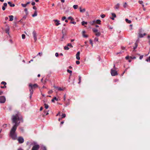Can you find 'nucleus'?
I'll list each match as a JSON object with an SVG mask.
<instances>
[{"label": "nucleus", "instance_id": "obj_57", "mask_svg": "<svg viewBox=\"0 0 150 150\" xmlns=\"http://www.w3.org/2000/svg\"><path fill=\"white\" fill-rule=\"evenodd\" d=\"M43 150H47L46 148L45 147H43Z\"/></svg>", "mask_w": 150, "mask_h": 150}, {"label": "nucleus", "instance_id": "obj_27", "mask_svg": "<svg viewBox=\"0 0 150 150\" xmlns=\"http://www.w3.org/2000/svg\"><path fill=\"white\" fill-rule=\"evenodd\" d=\"M73 7L74 9H76L77 8L78 6L77 5H75L73 6Z\"/></svg>", "mask_w": 150, "mask_h": 150}, {"label": "nucleus", "instance_id": "obj_52", "mask_svg": "<svg viewBox=\"0 0 150 150\" xmlns=\"http://www.w3.org/2000/svg\"><path fill=\"white\" fill-rule=\"evenodd\" d=\"M63 98H64V101H65V100H66V95H64V96Z\"/></svg>", "mask_w": 150, "mask_h": 150}, {"label": "nucleus", "instance_id": "obj_41", "mask_svg": "<svg viewBox=\"0 0 150 150\" xmlns=\"http://www.w3.org/2000/svg\"><path fill=\"white\" fill-rule=\"evenodd\" d=\"M98 39L97 38H95L94 39V41H98Z\"/></svg>", "mask_w": 150, "mask_h": 150}, {"label": "nucleus", "instance_id": "obj_43", "mask_svg": "<svg viewBox=\"0 0 150 150\" xmlns=\"http://www.w3.org/2000/svg\"><path fill=\"white\" fill-rule=\"evenodd\" d=\"M67 71L68 72L70 73V74H71L72 73V71H71V70H69V69H67Z\"/></svg>", "mask_w": 150, "mask_h": 150}, {"label": "nucleus", "instance_id": "obj_14", "mask_svg": "<svg viewBox=\"0 0 150 150\" xmlns=\"http://www.w3.org/2000/svg\"><path fill=\"white\" fill-rule=\"evenodd\" d=\"M85 33V31H82V35L85 38H87L88 37V35H85L84 33Z\"/></svg>", "mask_w": 150, "mask_h": 150}, {"label": "nucleus", "instance_id": "obj_34", "mask_svg": "<svg viewBox=\"0 0 150 150\" xmlns=\"http://www.w3.org/2000/svg\"><path fill=\"white\" fill-rule=\"evenodd\" d=\"M21 5L23 7H25L27 6V5L26 4H21Z\"/></svg>", "mask_w": 150, "mask_h": 150}, {"label": "nucleus", "instance_id": "obj_35", "mask_svg": "<svg viewBox=\"0 0 150 150\" xmlns=\"http://www.w3.org/2000/svg\"><path fill=\"white\" fill-rule=\"evenodd\" d=\"M22 37L23 39H24L25 38V35L24 34H23L22 35Z\"/></svg>", "mask_w": 150, "mask_h": 150}, {"label": "nucleus", "instance_id": "obj_42", "mask_svg": "<svg viewBox=\"0 0 150 150\" xmlns=\"http://www.w3.org/2000/svg\"><path fill=\"white\" fill-rule=\"evenodd\" d=\"M96 21H93L92 22H91V24L92 25H93L95 23Z\"/></svg>", "mask_w": 150, "mask_h": 150}, {"label": "nucleus", "instance_id": "obj_2", "mask_svg": "<svg viewBox=\"0 0 150 150\" xmlns=\"http://www.w3.org/2000/svg\"><path fill=\"white\" fill-rule=\"evenodd\" d=\"M29 91L30 90L32 92H33V89H34L38 87V85L37 84H32L30 83L29 85Z\"/></svg>", "mask_w": 150, "mask_h": 150}, {"label": "nucleus", "instance_id": "obj_21", "mask_svg": "<svg viewBox=\"0 0 150 150\" xmlns=\"http://www.w3.org/2000/svg\"><path fill=\"white\" fill-rule=\"evenodd\" d=\"M138 46V44L137 42L135 43V46L134 47L133 49L134 50L136 49Z\"/></svg>", "mask_w": 150, "mask_h": 150}, {"label": "nucleus", "instance_id": "obj_25", "mask_svg": "<svg viewBox=\"0 0 150 150\" xmlns=\"http://www.w3.org/2000/svg\"><path fill=\"white\" fill-rule=\"evenodd\" d=\"M64 49L65 50H69V47H68V46H65L64 47Z\"/></svg>", "mask_w": 150, "mask_h": 150}, {"label": "nucleus", "instance_id": "obj_32", "mask_svg": "<svg viewBox=\"0 0 150 150\" xmlns=\"http://www.w3.org/2000/svg\"><path fill=\"white\" fill-rule=\"evenodd\" d=\"M68 19L69 20H70L71 21H72L74 20V19L71 17V16H69V17Z\"/></svg>", "mask_w": 150, "mask_h": 150}, {"label": "nucleus", "instance_id": "obj_7", "mask_svg": "<svg viewBox=\"0 0 150 150\" xmlns=\"http://www.w3.org/2000/svg\"><path fill=\"white\" fill-rule=\"evenodd\" d=\"M18 142L20 144L23 143L24 141L23 138L21 137H18Z\"/></svg>", "mask_w": 150, "mask_h": 150}, {"label": "nucleus", "instance_id": "obj_47", "mask_svg": "<svg viewBox=\"0 0 150 150\" xmlns=\"http://www.w3.org/2000/svg\"><path fill=\"white\" fill-rule=\"evenodd\" d=\"M54 88H55V89H57V90H58V88H59V87L56 86H54Z\"/></svg>", "mask_w": 150, "mask_h": 150}, {"label": "nucleus", "instance_id": "obj_30", "mask_svg": "<svg viewBox=\"0 0 150 150\" xmlns=\"http://www.w3.org/2000/svg\"><path fill=\"white\" fill-rule=\"evenodd\" d=\"M66 117V114L64 113L62 114V118H63L65 117Z\"/></svg>", "mask_w": 150, "mask_h": 150}, {"label": "nucleus", "instance_id": "obj_58", "mask_svg": "<svg viewBox=\"0 0 150 150\" xmlns=\"http://www.w3.org/2000/svg\"><path fill=\"white\" fill-rule=\"evenodd\" d=\"M33 8L34 9H35V10H36V9H37L36 7L35 6H33Z\"/></svg>", "mask_w": 150, "mask_h": 150}, {"label": "nucleus", "instance_id": "obj_33", "mask_svg": "<svg viewBox=\"0 0 150 150\" xmlns=\"http://www.w3.org/2000/svg\"><path fill=\"white\" fill-rule=\"evenodd\" d=\"M139 38H142L143 37V35L142 34L139 33Z\"/></svg>", "mask_w": 150, "mask_h": 150}, {"label": "nucleus", "instance_id": "obj_60", "mask_svg": "<svg viewBox=\"0 0 150 150\" xmlns=\"http://www.w3.org/2000/svg\"><path fill=\"white\" fill-rule=\"evenodd\" d=\"M121 49L122 50H125V47H122Z\"/></svg>", "mask_w": 150, "mask_h": 150}, {"label": "nucleus", "instance_id": "obj_53", "mask_svg": "<svg viewBox=\"0 0 150 150\" xmlns=\"http://www.w3.org/2000/svg\"><path fill=\"white\" fill-rule=\"evenodd\" d=\"M53 98L54 100H56L57 101H58V99L56 97H54Z\"/></svg>", "mask_w": 150, "mask_h": 150}, {"label": "nucleus", "instance_id": "obj_62", "mask_svg": "<svg viewBox=\"0 0 150 150\" xmlns=\"http://www.w3.org/2000/svg\"><path fill=\"white\" fill-rule=\"evenodd\" d=\"M3 93L2 91H0V95H1Z\"/></svg>", "mask_w": 150, "mask_h": 150}, {"label": "nucleus", "instance_id": "obj_23", "mask_svg": "<svg viewBox=\"0 0 150 150\" xmlns=\"http://www.w3.org/2000/svg\"><path fill=\"white\" fill-rule=\"evenodd\" d=\"M44 105L45 108L46 109H47L48 108L49 106H48V105H47V104H46V103H45L44 104Z\"/></svg>", "mask_w": 150, "mask_h": 150}, {"label": "nucleus", "instance_id": "obj_44", "mask_svg": "<svg viewBox=\"0 0 150 150\" xmlns=\"http://www.w3.org/2000/svg\"><path fill=\"white\" fill-rule=\"evenodd\" d=\"M6 86L5 85H4L3 86H1V88H6Z\"/></svg>", "mask_w": 150, "mask_h": 150}, {"label": "nucleus", "instance_id": "obj_22", "mask_svg": "<svg viewBox=\"0 0 150 150\" xmlns=\"http://www.w3.org/2000/svg\"><path fill=\"white\" fill-rule=\"evenodd\" d=\"M119 4H117L115 6V8L116 9H118L119 8Z\"/></svg>", "mask_w": 150, "mask_h": 150}, {"label": "nucleus", "instance_id": "obj_45", "mask_svg": "<svg viewBox=\"0 0 150 150\" xmlns=\"http://www.w3.org/2000/svg\"><path fill=\"white\" fill-rule=\"evenodd\" d=\"M101 17L102 18H104L105 17V15L104 14H102L101 15Z\"/></svg>", "mask_w": 150, "mask_h": 150}, {"label": "nucleus", "instance_id": "obj_26", "mask_svg": "<svg viewBox=\"0 0 150 150\" xmlns=\"http://www.w3.org/2000/svg\"><path fill=\"white\" fill-rule=\"evenodd\" d=\"M67 46H69V47H70L72 48L73 47V46L70 43H68L67 45Z\"/></svg>", "mask_w": 150, "mask_h": 150}, {"label": "nucleus", "instance_id": "obj_6", "mask_svg": "<svg viewBox=\"0 0 150 150\" xmlns=\"http://www.w3.org/2000/svg\"><path fill=\"white\" fill-rule=\"evenodd\" d=\"M6 101V98L4 96H0V103H4Z\"/></svg>", "mask_w": 150, "mask_h": 150}, {"label": "nucleus", "instance_id": "obj_5", "mask_svg": "<svg viewBox=\"0 0 150 150\" xmlns=\"http://www.w3.org/2000/svg\"><path fill=\"white\" fill-rule=\"evenodd\" d=\"M111 74L112 76H115L117 74V71L113 69H111Z\"/></svg>", "mask_w": 150, "mask_h": 150}, {"label": "nucleus", "instance_id": "obj_55", "mask_svg": "<svg viewBox=\"0 0 150 150\" xmlns=\"http://www.w3.org/2000/svg\"><path fill=\"white\" fill-rule=\"evenodd\" d=\"M143 55H141V56L140 57L139 59H142L143 58Z\"/></svg>", "mask_w": 150, "mask_h": 150}, {"label": "nucleus", "instance_id": "obj_10", "mask_svg": "<svg viewBox=\"0 0 150 150\" xmlns=\"http://www.w3.org/2000/svg\"><path fill=\"white\" fill-rule=\"evenodd\" d=\"M53 21L54 22L55 25L56 26H58L60 24V23H59L60 21H59L57 20H54Z\"/></svg>", "mask_w": 150, "mask_h": 150}, {"label": "nucleus", "instance_id": "obj_17", "mask_svg": "<svg viewBox=\"0 0 150 150\" xmlns=\"http://www.w3.org/2000/svg\"><path fill=\"white\" fill-rule=\"evenodd\" d=\"M37 15V13L36 11H34V13L32 15V16L33 17H34L36 16Z\"/></svg>", "mask_w": 150, "mask_h": 150}, {"label": "nucleus", "instance_id": "obj_20", "mask_svg": "<svg viewBox=\"0 0 150 150\" xmlns=\"http://www.w3.org/2000/svg\"><path fill=\"white\" fill-rule=\"evenodd\" d=\"M126 22L128 23H131V21L130 20H129L128 19L126 18L125 20Z\"/></svg>", "mask_w": 150, "mask_h": 150}, {"label": "nucleus", "instance_id": "obj_51", "mask_svg": "<svg viewBox=\"0 0 150 150\" xmlns=\"http://www.w3.org/2000/svg\"><path fill=\"white\" fill-rule=\"evenodd\" d=\"M66 18V17L64 16V17H62V21H64V20H65Z\"/></svg>", "mask_w": 150, "mask_h": 150}, {"label": "nucleus", "instance_id": "obj_59", "mask_svg": "<svg viewBox=\"0 0 150 150\" xmlns=\"http://www.w3.org/2000/svg\"><path fill=\"white\" fill-rule=\"evenodd\" d=\"M65 28H64V29H63L62 30V33H64V32L65 31Z\"/></svg>", "mask_w": 150, "mask_h": 150}, {"label": "nucleus", "instance_id": "obj_9", "mask_svg": "<svg viewBox=\"0 0 150 150\" xmlns=\"http://www.w3.org/2000/svg\"><path fill=\"white\" fill-rule=\"evenodd\" d=\"M80 52H78L76 54V59L78 60H79L80 59Z\"/></svg>", "mask_w": 150, "mask_h": 150}, {"label": "nucleus", "instance_id": "obj_37", "mask_svg": "<svg viewBox=\"0 0 150 150\" xmlns=\"http://www.w3.org/2000/svg\"><path fill=\"white\" fill-rule=\"evenodd\" d=\"M112 16L113 17L115 18V17H116V14L115 13H112Z\"/></svg>", "mask_w": 150, "mask_h": 150}, {"label": "nucleus", "instance_id": "obj_31", "mask_svg": "<svg viewBox=\"0 0 150 150\" xmlns=\"http://www.w3.org/2000/svg\"><path fill=\"white\" fill-rule=\"evenodd\" d=\"M42 54V52H39L38 54H37V56L39 55L40 57H41Z\"/></svg>", "mask_w": 150, "mask_h": 150}, {"label": "nucleus", "instance_id": "obj_36", "mask_svg": "<svg viewBox=\"0 0 150 150\" xmlns=\"http://www.w3.org/2000/svg\"><path fill=\"white\" fill-rule=\"evenodd\" d=\"M53 92V91L52 90H50L48 91V93L49 94H50L52 93Z\"/></svg>", "mask_w": 150, "mask_h": 150}, {"label": "nucleus", "instance_id": "obj_63", "mask_svg": "<svg viewBox=\"0 0 150 150\" xmlns=\"http://www.w3.org/2000/svg\"><path fill=\"white\" fill-rule=\"evenodd\" d=\"M7 125L6 124H4L3 125L4 127H6Z\"/></svg>", "mask_w": 150, "mask_h": 150}, {"label": "nucleus", "instance_id": "obj_46", "mask_svg": "<svg viewBox=\"0 0 150 150\" xmlns=\"http://www.w3.org/2000/svg\"><path fill=\"white\" fill-rule=\"evenodd\" d=\"M139 3L140 4H143V1H139Z\"/></svg>", "mask_w": 150, "mask_h": 150}, {"label": "nucleus", "instance_id": "obj_50", "mask_svg": "<svg viewBox=\"0 0 150 150\" xmlns=\"http://www.w3.org/2000/svg\"><path fill=\"white\" fill-rule=\"evenodd\" d=\"M80 62L79 61H76V63L77 64H80Z\"/></svg>", "mask_w": 150, "mask_h": 150}, {"label": "nucleus", "instance_id": "obj_48", "mask_svg": "<svg viewBox=\"0 0 150 150\" xmlns=\"http://www.w3.org/2000/svg\"><path fill=\"white\" fill-rule=\"evenodd\" d=\"M70 23L73 24H76V22L75 21H71Z\"/></svg>", "mask_w": 150, "mask_h": 150}, {"label": "nucleus", "instance_id": "obj_56", "mask_svg": "<svg viewBox=\"0 0 150 150\" xmlns=\"http://www.w3.org/2000/svg\"><path fill=\"white\" fill-rule=\"evenodd\" d=\"M31 4L33 6H34L35 4V3L34 2H32L31 3Z\"/></svg>", "mask_w": 150, "mask_h": 150}, {"label": "nucleus", "instance_id": "obj_24", "mask_svg": "<svg viewBox=\"0 0 150 150\" xmlns=\"http://www.w3.org/2000/svg\"><path fill=\"white\" fill-rule=\"evenodd\" d=\"M82 25H84L85 24L86 25L87 24V22H85L84 21H83L81 22Z\"/></svg>", "mask_w": 150, "mask_h": 150}, {"label": "nucleus", "instance_id": "obj_4", "mask_svg": "<svg viewBox=\"0 0 150 150\" xmlns=\"http://www.w3.org/2000/svg\"><path fill=\"white\" fill-rule=\"evenodd\" d=\"M33 35V37L34 38V40H35V42H36L37 40V33L34 30L33 31L32 33Z\"/></svg>", "mask_w": 150, "mask_h": 150}, {"label": "nucleus", "instance_id": "obj_38", "mask_svg": "<svg viewBox=\"0 0 150 150\" xmlns=\"http://www.w3.org/2000/svg\"><path fill=\"white\" fill-rule=\"evenodd\" d=\"M64 90V89L63 88H61V87H59V88H58V90L59 91H63Z\"/></svg>", "mask_w": 150, "mask_h": 150}, {"label": "nucleus", "instance_id": "obj_40", "mask_svg": "<svg viewBox=\"0 0 150 150\" xmlns=\"http://www.w3.org/2000/svg\"><path fill=\"white\" fill-rule=\"evenodd\" d=\"M89 41H90V44L92 46H93V43L91 39H90L89 40Z\"/></svg>", "mask_w": 150, "mask_h": 150}, {"label": "nucleus", "instance_id": "obj_39", "mask_svg": "<svg viewBox=\"0 0 150 150\" xmlns=\"http://www.w3.org/2000/svg\"><path fill=\"white\" fill-rule=\"evenodd\" d=\"M146 60L147 62H150V57H149L148 59H146Z\"/></svg>", "mask_w": 150, "mask_h": 150}, {"label": "nucleus", "instance_id": "obj_13", "mask_svg": "<svg viewBox=\"0 0 150 150\" xmlns=\"http://www.w3.org/2000/svg\"><path fill=\"white\" fill-rule=\"evenodd\" d=\"M8 4L11 7H14L15 6L14 4H12L11 2L9 1L8 2Z\"/></svg>", "mask_w": 150, "mask_h": 150}, {"label": "nucleus", "instance_id": "obj_54", "mask_svg": "<svg viewBox=\"0 0 150 150\" xmlns=\"http://www.w3.org/2000/svg\"><path fill=\"white\" fill-rule=\"evenodd\" d=\"M58 55H59V54H58V53L56 52V53H55V56L56 57H57L58 56Z\"/></svg>", "mask_w": 150, "mask_h": 150}, {"label": "nucleus", "instance_id": "obj_61", "mask_svg": "<svg viewBox=\"0 0 150 150\" xmlns=\"http://www.w3.org/2000/svg\"><path fill=\"white\" fill-rule=\"evenodd\" d=\"M129 56H126V57H125V58L126 59H129Z\"/></svg>", "mask_w": 150, "mask_h": 150}, {"label": "nucleus", "instance_id": "obj_19", "mask_svg": "<svg viewBox=\"0 0 150 150\" xmlns=\"http://www.w3.org/2000/svg\"><path fill=\"white\" fill-rule=\"evenodd\" d=\"M30 92V99H31V97H32V95L33 94V92H32V91H31V90H30V91H29Z\"/></svg>", "mask_w": 150, "mask_h": 150}, {"label": "nucleus", "instance_id": "obj_29", "mask_svg": "<svg viewBox=\"0 0 150 150\" xmlns=\"http://www.w3.org/2000/svg\"><path fill=\"white\" fill-rule=\"evenodd\" d=\"M1 84L4 85L6 86V83L5 81H2L1 83Z\"/></svg>", "mask_w": 150, "mask_h": 150}, {"label": "nucleus", "instance_id": "obj_1", "mask_svg": "<svg viewBox=\"0 0 150 150\" xmlns=\"http://www.w3.org/2000/svg\"><path fill=\"white\" fill-rule=\"evenodd\" d=\"M11 120L12 123L14 124V125L11 130L10 136L13 139L15 140L17 138V135L16 133L17 128L21 122L23 121V117L21 113L18 111H16L15 113L12 116Z\"/></svg>", "mask_w": 150, "mask_h": 150}, {"label": "nucleus", "instance_id": "obj_49", "mask_svg": "<svg viewBox=\"0 0 150 150\" xmlns=\"http://www.w3.org/2000/svg\"><path fill=\"white\" fill-rule=\"evenodd\" d=\"M127 4L126 3H125L123 5V7L124 8H126L127 7Z\"/></svg>", "mask_w": 150, "mask_h": 150}, {"label": "nucleus", "instance_id": "obj_8", "mask_svg": "<svg viewBox=\"0 0 150 150\" xmlns=\"http://www.w3.org/2000/svg\"><path fill=\"white\" fill-rule=\"evenodd\" d=\"M40 148V146L38 145H34L32 149V150H38Z\"/></svg>", "mask_w": 150, "mask_h": 150}, {"label": "nucleus", "instance_id": "obj_28", "mask_svg": "<svg viewBox=\"0 0 150 150\" xmlns=\"http://www.w3.org/2000/svg\"><path fill=\"white\" fill-rule=\"evenodd\" d=\"M79 82H78V83H79V84H80V83L81 82V76H79Z\"/></svg>", "mask_w": 150, "mask_h": 150}, {"label": "nucleus", "instance_id": "obj_12", "mask_svg": "<svg viewBox=\"0 0 150 150\" xmlns=\"http://www.w3.org/2000/svg\"><path fill=\"white\" fill-rule=\"evenodd\" d=\"M9 21H12L13 20V16H9Z\"/></svg>", "mask_w": 150, "mask_h": 150}, {"label": "nucleus", "instance_id": "obj_3", "mask_svg": "<svg viewBox=\"0 0 150 150\" xmlns=\"http://www.w3.org/2000/svg\"><path fill=\"white\" fill-rule=\"evenodd\" d=\"M92 31L95 35L98 37L100 36L101 35V33L100 32H98V30L96 28H93Z\"/></svg>", "mask_w": 150, "mask_h": 150}, {"label": "nucleus", "instance_id": "obj_64", "mask_svg": "<svg viewBox=\"0 0 150 150\" xmlns=\"http://www.w3.org/2000/svg\"><path fill=\"white\" fill-rule=\"evenodd\" d=\"M43 109V108L42 107H41L40 109V110L41 111Z\"/></svg>", "mask_w": 150, "mask_h": 150}, {"label": "nucleus", "instance_id": "obj_18", "mask_svg": "<svg viewBox=\"0 0 150 150\" xmlns=\"http://www.w3.org/2000/svg\"><path fill=\"white\" fill-rule=\"evenodd\" d=\"M100 22H101L100 20H99V19L97 20L96 21V22H95V23H96L99 24H100Z\"/></svg>", "mask_w": 150, "mask_h": 150}, {"label": "nucleus", "instance_id": "obj_15", "mask_svg": "<svg viewBox=\"0 0 150 150\" xmlns=\"http://www.w3.org/2000/svg\"><path fill=\"white\" fill-rule=\"evenodd\" d=\"M86 11V10L85 8H83V9H81V7L80 8V11L81 12H85Z\"/></svg>", "mask_w": 150, "mask_h": 150}, {"label": "nucleus", "instance_id": "obj_11", "mask_svg": "<svg viewBox=\"0 0 150 150\" xmlns=\"http://www.w3.org/2000/svg\"><path fill=\"white\" fill-rule=\"evenodd\" d=\"M7 6V4L6 3H4L3 4V6L2 7V9L3 10H5V7H6Z\"/></svg>", "mask_w": 150, "mask_h": 150}, {"label": "nucleus", "instance_id": "obj_16", "mask_svg": "<svg viewBox=\"0 0 150 150\" xmlns=\"http://www.w3.org/2000/svg\"><path fill=\"white\" fill-rule=\"evenodd\" d=\"M9 27H8L5 30V32H6V33H7L8 34H9Z\"/></svg>", "mask_w": 150, "mask_h": 150}]
</instances>
